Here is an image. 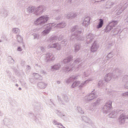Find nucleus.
Listing matches in <instances>:
<instances>
[{"instance_id":"7ed1b4c3","label":"nucleus","mask_w":128,"mask_h":128,"mask_svg":"<svg viewBox=\"0 0 128 128\" xmlns=\"http://www.w3.org/2000/svg\"><path fill=\"white\" fill-rule=\"evenodd\" d=\"M48 32H50L49 30H46V31L44 30V34H48Z\"/></svg>"},{"instance_id":"39448f33","label":"nucleus","mask_w":128,"mask_h":128,"mask_svg":"<svg viewBox=\"0 0 128 128\" xmlns=\"http://www.w3.org/2000/svg\"><path fill=\"white\" fill-rule=\"evenodd\" d=\"M76 84V82H75V83H74V84Z\"/></svg>"},{"instance_id":"f03ea898","label":"nucleus","mask_w":128,"mask_h":128,"mask_svg":"<svg viewBox=\"0 0 128 128\" xmlns=\"http://www.w3.org/2000/svg\"><path fill=\"white\" fill-rule=\"evenodd\" d=\"M100 22L98 26V28H102V24H104V20H102V19H100Z\"/></svg>"},{"instance_id":"f257e3e1","label":"nucleus","mask_w":128,"mask_h":128,"mask_svg":"<svg viewBox=\"0 0 128 128\" xmlns=\"http://www.w3.org/2000/svg\"><path fill=\"white\" fill-rule=\"evenodd\" d=\"M46 22H48V18L42 16L39 18L36 21V22H40L42 24H44Z\"/></svg>"},{"instance_id":"20e7f679","label":"nucleus","mask_w":128,"mask_h":128,"mask_svg":"<svg viewBox=\"0 0 128 128\" xmlns=\"http://www.w3.org/2000/svg\"><path fill=\"white\" fill-rule=\"evenodd\" d=\"M18 50L20 52V50H22V48L20 47H18Z\"/></svg>"},{"instance_id":"423d86ee","label":"nucleus","mask_w":128,"mask_h":128,"mask_svg":"<svg viewBox=\"0 0 128 128\" xmlns=\"http://www.w3.org/2000/svg\"><path fill=\"white\" fill-rule=\"evenodd\" d=\"M124 118H122V119H123V120H124Z\"/></svg>"}]
</instances>
